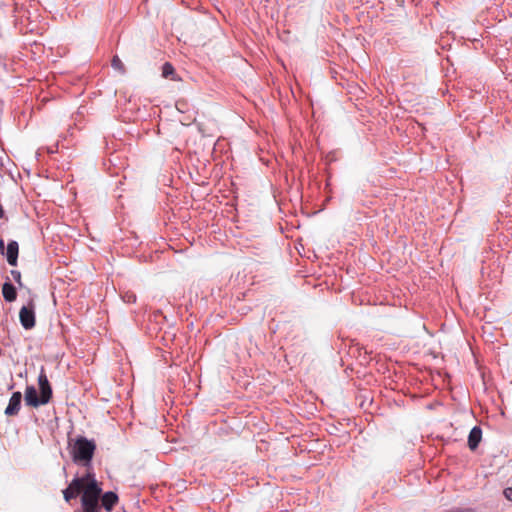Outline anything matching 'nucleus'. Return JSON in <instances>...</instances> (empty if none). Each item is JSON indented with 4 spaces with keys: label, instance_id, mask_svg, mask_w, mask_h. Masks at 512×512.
<instances>
[{
    "label": "nucleus",
    "instance_id": "nucleus-1",
    "mask_svg": "<svg viewBox=\"0 0 512 512\" xmlns=\"http://www.w3.org/2000/svg\"><path fill=\"white\" fill-rule=\"evenodd\" d=\"M69 445L73 462L91 468V462L96 450L95 441L79 435L74 440V443H69Z\"/></svg>",
    "mask_w": 512,
    "mask_h": 512
},
{
    "label": "nucleus",
    "instance_id": "nucleus-2",
    "mask_svg": "<svg viewBox=\"0 0 512 512\" xmlns=\"http://www.w3.org/2000/svg\"><path fill=\"white\" fill-rule=\"evenodd\" d=\"M19 320L25 330H30L35 327V310L34 304L30 302L29 306H23L19 312Z\"/></svg>",
    "mask_w": 512,
    "mask_h": 512
},
{
    "label": "nucleus",
    "instance_id": "nucleus-3",
    "mask_svg": "<svg viewBox=\"0 0 512 512\" xmlns=\"http://www.w3.org/2000/svg\"><path fill=\"white\" fill-rule=\"evenodd\" d=\"M102 488L97 480H92L87 483L81 497L82 502L100 501Z\"/></svg>",
    "mask_w": 512,
    "mask_h": 512
},
{
    "label": "nucleus",
    "instance_id": "nucleus-4",
    "mask_svg": "<svg viewBox=\"0 0 512 512\" xmlns=\"http://www.w3.org/2000/svg\"><path fill=\"white\" fill-rule=\"evenodd\" d=\"M38 384L40 389V396L42 397V400H44L47 404L52 398V388L43 369L38 376Z\"/></svg>",
    "mask_w": 512,
    "mask_h": 512
},
{
    "label": "nucleus",
    "instance_id": "nucleus-5",
    "mask_svg": "<svg viewBox=\"0 0 512 512\" xmlns=\"http://www.w3.org/2000/svg\"><path fill=\"white\" fill-rule=\"evenodd\" d=\"M22 394L19 391L12 393L9 403L5 409L6 416H16L21 408Z\"/></svg>",
    "mask_w": 512,
    "mask_h": 512
},
{
    "label": "nucleus",
    "instance_id": "nucleus-6",
    "mask_svg": "<svg viewBox=\"0 0 512 512\" xmlns=\"http://www.w3.org/2000/svg\"><path fill=\"white\" fill-rule=\"evenodd\" d=\"M7 262L10 266H17L19 255V244L15 240L8 242L6 251L4 252Z\"/></svg>",
    "mask_w": 512,
    "mask_h": 512
},
{
    "label": "nucleus",
    "instance_id": "nucleus-7",
    "mask_svg": "<svg viewBox=\"0 0 512 512\" xmlns=\"http://www.w3.org/2000/svg\"><path fill=\"white\" fill-rule=\"evenodd\" d=\"M25 402L27 405L32 407H38L40 405H45L46 402L42 400V397L37 394V391L34 386H27L25 390Z\"/></svg>",
    "mask_w": 512,
    "mask_h": 512
},
{
    "label": "nucleus",
    "instance_id": "nucleus-8",
    "mask_svg": "<svg viewBox=\"0 0 512 512\" xmlns=\"http://www.w3.org/2000/svg\"><path fill=\"white\" fill-rule=\"evenodd\" d=\"M102 508L106 511L110 512L114 508V506L118 503L119 497L113 491H107L100 498Z\"/></svg>",
    "mask_w": 512,
    "mask_h": 512
},
{
    "label": "nucleus",
    "instance_id": "nucleus-9",
    "mask_svg": "<svg viewBox=\"0 0 512 512\" xmlns=\"http://www.w3.org/2000/svg\"><path fill=\"white\" fill-rule=\"evenodd\" d=\"M482 439V429L479 426H474L468 435V447L470 450L475 451Z\"/></svg>",
    "mask_w": 512,
    "mask_h": 512
},
{
    "label": "nucleus",
    "instance_id": "nucleus-10",
    "mask_svg": "<svg viewBox=\"0 0 512 512\" xmlns=\"http://www.w3.org/2000/svg\"><path fill=\"white\" fill-rule=\"evenodd\" d=\"M2 295L6 302H13L17 298V291L15 286L10 282L9 278L2 286Z\"/></svg>",
    "mask_w": 512,
    "mask_h": 512
},
{
    "label": "nucleus",
    "instance_id": "nucleus-11",
    "mask_svg": "<svg viewBox=\"0 0 512 512\" xmlns=\"http://www.w3.org/2000/svg\"><path fill=\"white\" fill-rule=\"evenodd\" d=\"M72 489V493L77 497L80 493L83 494L85 486L82 484V480L79 477H75L68 485Z\"/></svg>",
    "mask_w": 512,
    "mask_h": 512
},
{
    "label": "nucleus",
    "instance_id": "nucleus-12",
    "mask_svg": "<svg viewBox=\"0 0 512 512\" xmlns=\"http://www.w3.org/2000/svg\"><path fill=\"white\" fill-rule=\"evenodd\" d=\"M83 512H101L102 505L100 501L82 502Z\"/></svg>",
    "mask_w": 512,
    "mask_h": 512
},
{
    "label": "nucleus",
    "instance_id": "nucleus-13",
    "mask_svg": "<svg viewBox=\"0 0 512 512\" xmlns=\"http://www.w3.org/2000/svg\"><path fill=\"white\" fill-rule=\"evenodd\" d=\"M162 76L164 78H169L175 74L174 66L170 62H165L162 65Z\"/></svg>",
    "mask_w": 512,
    "mask_h": 512
},
{
    "label": "nucleus",
    "instance_id": "nucleus-14",
    "mask_svg": "<svg viewBox=\"0 0 512 512\" xmlns=\"http://www.w3.org/2000/svg\"><path fill=\"white\" fill-rule=\"evenodd\" d=\"M111 65H112V67H113L115 70H118L121 74H124V73H125V67H124V64H123V62L121 61V59H120L117 55H115V56L112 58Z\"/></svg>",
    "mask_w": 512,
    "mask_h": 512
},
{
    "label": "nucleus",
    "instance_id": "nucleus-15",
    "mask_svg": "<svg viewBox=\"0 0 512 512\" xmlns=\"http://www.w3.org/2000/svg\"><path fill=\"white\" fill-rule=\"evenodd\" d=\"M79 479L82 480V484L84 486H86L89 481L96 480L95 474L89 470L87 471V473L84 476L79 477Z\"/></svg>",
    "mask_w": 512,
    "mask_h": 512
},
{
    "label": "nucleus",
    "instance_id": "nucleus-16",
    "mask_svg": "<svg viewBox=\"0 0 512 512\" xmlns=\"http://www.w3.org/2000/svg\"><path fill=\"white\" fill-rule=\"evenodd\" d=\"M10 274H11L12 278L14 279V281L19 285V287H22L23 284H22V280H21V272L19 270L12 269L10 271Z\"/></svg>",
    "mask_w": 512,
    "mask_h": 512
},
{
    "label": "nucleus",
    "instance_id": "nucleus-17",
    "mask_svg": "<svg viewBox=\"0 0 512 512\" xmlns=\"http://www.w3.org/2000/svg\"><path fill=\"white\" fill-rule=\"evenodd\" d=\"M63 497L66 502H70L72 499L76 498L75 495L72 493V489H70L68 486L66 489L63 490Z\"/></svg>",
    "mask_w": 512,
    "mask_h": 512
},
{
    "label": "nucleus",
    "instance_id": "nucleus-18",
    "mask_svg": "<svg viewBox=\"0 0 512 512\" xmlns=\"http://www.w3.org/2000/svg\"><path fill=\"white\" fill-rule=\"evenodd\" d=\"M123 299L127 303H135L136 302V295L134 293H132V292H127L123 296Z\"/></svg>",
    "mask_w": 512,
    "mask_h": 512
},
{
    "label": "nucleus",
    "instance_id": "nucleus-19",
    "mask_svg": "<svg viewBox=\"0 0 512 512\" xmlns=\"http://www.w3.org/2000/svg\"><path fill=\"white\" fill-rule=\"evenodd\" d=\"M503 494L508 500L512 501V487L504 489Z\"/></svg>",
    "mask_w": 512,
    "mask_h": 512
},
{
    "label": "nucleus",
    "instance_id": "nucleus-20",
    "mask_svg": "<svg viewBox=\"0 0 512 512\" xmlns=\"http://www.w3.org/2000/svg\"><path fill=\"white\" fill-rule=\"evenodd\" d=\"M5 217V211L2 207V205L0 204V219H3Z\"/></svg>",
    "mask_w": 512,
    "mask_h": 512
},
{
    "label": "nucleus",
    "instance_id": "nucleus-21",
    "mask_svg": "<svg viewBox=\"0 0 512 512\" xmlns=\"http://www.w3.org/2000/svg\"><path fill=\"white\" fill-rule=\"evenodd\" d=\"M0 251L2 254H4V240L0 239Z\"/></svg>",
    "mask_w": 512,
    "mask_h": 512
},
{
    "label": "nucleus",
    "instance_id": "nucleus-22",
    "mask_svg": "<svg viewBox=\"0 0 512 512\" xmlns=\"http://www.w3.org/2000/svg\"><path fill=\"white\" fill-rule=\"evenodd\" d=\"M364 353H365V355H368V354H369V352L367 351V349H366V348H364ZM364 360H365V361H367V360H368V357H367V356H364Z\"/></svg>",
    "mask_w": 512,
    "mask_h": 512
}]
</instances>
